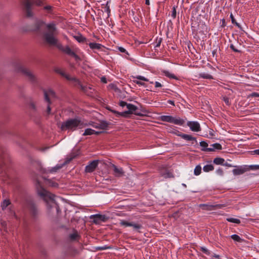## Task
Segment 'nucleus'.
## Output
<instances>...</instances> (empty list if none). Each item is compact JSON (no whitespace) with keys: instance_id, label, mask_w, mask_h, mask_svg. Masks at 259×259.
Returning <instances> with one entry per match:
<instances>
[{"instance_id":"72a5a7b5","label":"nucleus","mask_w":259,"mask_h":259,"mask_svg":"<svg viewBox=\"0 0 259 259\" xmlns=\"http://www.w3.org/2000/svg\"><path fill=\"white\" fill-rule=\"evenodd\" d=\"M119 224L121 226H124L125 227H131L132 225V222H127V221H126L125 220H121L120 223H119Z\"/></svg>"},{"instance_id":"9b49d317","label":"nucleus","mask_w":259,"mask_h":259,"mask_svg":"<svg viewBox=\"0 0 259 259\" xmlns=\"http://www.w3.org/2000/svg\"><path fill=\"white\" fill-rule=\"evenodd\" d=\"M63 52L70 56L73 57L76 61L81 60L80 57L76 54V53L73 50H72L68 46L65 47Z\"/></svg>"},{"instance_id":"a18cd8bd","label":"nucleus","mask_w":259,"mask_h":259,"mask_svg":"<svg viewBox=\"0 0 259 259\" xmlns=\"http://www.w3.org/2000/svg\"><path fill=\"white\" fill-rule=\"evenodd\" d=\"M162 39L161 38H157L156 41V45L155 46V48L159 47L160 46V44L162 42Z\"/></svg>"},{"instance_id":"39448f33","label":"nucleus","mask_w":259,"mask_h":259,"mask_svg":"<svg viewBox=\"0 0 259 259\" xmlns=\"http://www.w3.org/2000/svg\"><path fill=\"white\" fill-rule=\"evenodd\" d=\"M159 119L161 121L174 123L178 125H183L185 120L180 117H173L170 115H161Z\"/></svg>"},{"instance_id":"ea45409f","label":"nucleus","mask_w":259,"mask_h":259,"mask_svg":"<svg viewBox=\"0 0 259 259\" xmlns=\"http://www.w3.org/2000/svg\"><path fill=\"white\" fill-rule=\"evenodd\" d=\"M87 87V93H85L87 95L89 96H92L93 94V91L94 90L92 88V87Z\"/></svg>"},{"instance_id":"6e6d98bb","label":"nucleus","mask_w":259,"mask_h":259,"mask_svg":"<svg viewBox=\"0 0 259 259\" xmlns=\"http://www.w3.org/2000/svg\"><path fill=\"white\" fill-rule=\"evenodd\" d=\"M44 9L47 11L49 13H50L51 12L52 9V7L51 6H46L44 7Z\"/></svg>"},{"instance_id":"5fc2aeb1","label":"nucleus","mask_w":259,"mask_h":259,"mask_svg":"<svg viewBox=\"0 0 259 259\" xmlns=\"http://www.w3.org/2000/svg\"><path fill=\"white\" fill-rule=\"evenodd\" d=\"M128 103H127L126 102L123 101H121L119 103V106L122 107H123L124 106H126L127 107V105H128Z\"/></svg>"},{"instance_id":"412c9836","label":"nucleus","mask_w":259,"mask_h":259,"mask_svg":"<svg viewBox=\"0 0 259 259\" xmlns=\"http://www.w3.org/2000/svg\"><path fill=\"white\" fill-rule=\"evenodd\" d=\"M44 25V22L41 20H36L35 23V28L34 30L36 31H39L40 28Z\"/></svg>"},{"instance_id":"774afa93","label":"nucleus","mask_w":259,"mask_h":259,"mask_svg":"<svg viewBox=\"0 0 259 259\" xmlns=\"http://www.w3.org/2000/svg\"><path fill=\"white\" fill-rule=\"evenodd\" d=\"M250 96L252 97H259V94L256 92H253L251 93Z\"/></svg>"},{"instance_id":"1a4fd4ad","label":"nucleus","mask_w":259,"mask_h":259,"mask_svg":"<svg viewBox=\"0 0 259 259\" xmlns=\"http://www.w3.org/2000/svg\"><path fill=\"white\" fill-rule=\"evenodd\" d=\"M67 80L72 82L74 84V86L78 85L80 87L81 90L83 92H84V93H87V86L82 85L81 84V82L79 81V80L78 79H77V78H76L75 77H71L70 76L68 78Z\"/></svg>"},{"instance_id":"b1692460","label":"nucleus","mask_w":259,"mask_h":259,"mask_svg":"<svg viewBox=\"0 0 259 259\" xmlns=\"http://www.w3.org/2000/svg\"><path fill=\"white\" fill-rule=\"evenodd\" d=\"M109 125V123L106 121H102L99 123V127L100 129L105 130Z\"/></svg>"},{"instance_id":"69168bd1","label":"nucleus","mask_w":259,"mask_h":259,"mask_svg":"<svg viewBox=\"0 0 259 259\" xmlns=\"http://www.w3.org/2000/svg\"><path fill=\"white\" fill-rule=\"evenodd\" d=\"M118 50L121 53H125L127 54H128L126 50L122 47H119Z\"/></svg>"},{"instance_id":"0eeeda50","label":"nucleus","mask_w":259,"mask_h":259,"mask_svg":"<svg viewBox=\"0 0 259 259\" xmlns=\"http://www.w3.org/2000/svg\"><path fill=\"white\" fill-rule=\"evenodd\" d=\"M90 219L93 220V222L95 224H100L102 222H106L109 217L105 214H96L90 216Z\"/></svg>"},{"instance_id":"680f3d73","label":"nucleus","mask_w":259,"mask_h":259,"mask_svg":"<svg viewBox=\"0 0 259 259\" xmlns=\"http://www.w3.org/2000/svg\"><path fill=\"white\" fill-rule=\"evenodd\" d=\"M51 108L50 107V104L48 103V105L47 106V113L48 115L51 114Z\"/></svg>"},{"instance_id":"6e6552de","label":"nucleus","mask_w":259,"mask_h":259,"mask_svg":"<svg viewBox=\"0 0 259 259\" xmlns=\"http://www.w3.org/2000/svg\"><path fill=\"white\" fill-rule=\"evenodd\" d=\"M28 208L31 217L34 219H36L39 213L36 205L33 201H30L28 203Z\"/></svg>"},{"instance_id":"7c9ffc66","label":"nucleus","mask_w":259,"mask_h":259,"mask_svg":"<svg viewBox=\"0 0 259 259\" xmlns=\"http://www.w3.org/2000/svg\"><path fill=\"white\" fill-rule=\"evenodd\" d=\"M201 166L200 165H197L194 170V174L195 176L199 175L201 172Z\"/></svg>"},{"instance_id":"2eb2a0df","label":"nucleus","mask_w":259,"mask_h":259,"mask_svg":"<svg viewBox=\"0 0 259 259\" xmlns=\"http://www.w3.org/2000/svg\"><path fill=\"white\" fill-rule=\"evenodd\" d=\"M127 108L128 109L127 111L130 114H134L139 116L142 115L140 112L137 111L138 107L133 104H128V105H127Z\"/></svg>"},{"instance_id":"aec40b11","label":"nucleus","mask_w":259,"mask_h":259,"mask_svg":"<svg viewBox=\"0 0 259 259\" xmlns=\"http://www.w3.org/2000/svg\"><path fill=\"white\" fill-rule=\"evenodd\" d=\"M89 47L92 50H100L103 47V46L100 44L96 42H90Z\"/></svg>"},{"instance_id":"58836bf2","label":"nucleus","mask_w":259,"mask_h":259,"mask_svg":"<svg viewBox=\"0 0 259 259\" xmlns=\"http://www.w3.org/2000/svg\"><path fill=\"white\" fill-rule=\"evenodd\" d=\"M78 237V235L77 232H74L69 235L70 239L72 241L75 240Z\"/></svg>"},{"instance_id":"3c124183","label":"nucleus","mask_w":259,"mask_h":259,"mask_svg":"<svg viewBox=\"0 0 259 259\" xmlns=\"http://www.w3.org/2000/svg\"><path fill=\"white\" fill-rule=\"evenodd\" d=\"M106 109H107L108 110H109V111H111V112H112V113H114V114L116 115V117L117 116V113H118V111H116V110H113V109L111 108V107H109V106H108V107H106Z\"/></svg>"},{"instance_id":"8fccbe9b","label":"nucleus","mask_w":259,"mask_h":259,"mask_svg":"<svg viewBox=\"0 0 259 259\" xmlns=\"http://www.w3.org/2000/svg\"><path fill=\"white\" fill-rule=\"evenodd\" d=\"M55 45L57 46V47L58 48L59 50L61 51L62 52H63V50H64L65 47L63 46L61 44H58L57 42Z\"/></svg>"},{"instance_id":"0e129e2a","label":"nucleus","mask_w":259,"mask_h":259,"mask_svg":"<svg viewBox=\"0 0 259 259\" xmlns=\"http://www.w3.org/2000/svg\"><path fill=\"white\" fill-rule=\"evenodd\" d=\"M223 165L226 166H227V167H237L236 166H234V165H232V164H230V163H228L227 162H225V161L224 162V164H223Z\"/></svg>"},{"instance_id":"4c0bfd02","label":"nucleus","mask_w":259,"mask_h":259,"mask_svg":"<svg viewBox=\"0 0 259 259\" xmlns=\"http://www.w3.org/2000/svg\"><path fill=\"white\" fill-rule=\"evenodd\" d=\"M132 225L131 227H133L134 230H138L142 228V226L141 224L135 223L134 222H132Z\"/></svg>"},{"instance_id":"13d9d810","label":"nucleus","mask_w":259,"mask_h":259,"mask_svg":"<svg viewBox=\"0 0 259 259\" xmlns=\"http://www.w3.org/2000/svg\"><path fill=\"white\" fill-rule=\"evenodd\" d=\"M230 48L235 52H240V51L238 49H236L233 44H231Z\"/></svg>"},{"instance_id":"a19ab883","label":"nucleus","mask_w":259,"mask_h":259,"mask_svg":"<svg viewBox=\"0 0 259 259\" xmlns=\"http://www.w3.org/2000/svg\"><path fill=\"white\" fill-rule=\"evenodd\" d=\"M74 38L79 42H83L85 40V38L81 35L79 36H75Z\"/></svg>"},{"instance_id":"ddd939ff","label":"nucleus","mask_w":259,"mask_h":259,"mask_svg":"<svg viewBox=\"0 0 259 259\" xmlns=\"http://www.w3.org/2000/svg\"><path fill=\"white\" fill-rule=\"evenodd\" d=\"M187 125L193 132H198L201 131L200 125L197 121H188Z\"/></svg>"},{"instance_id":"c03bdc74","label":"nucleus","mask_w":259,"mask_h":259,"mask_svg":"<svg viewBox=\"0 0 259 259\" xmlns=\"http://www.w3.org/2000/svg\"><path fill=\"white\" fill-rule=\"evenodd\" d=\"M177 7L174 6L172 8V13H171V17L175 19L176 17L177 12H176V8Z\"/></svg>"},{"instance_id":"393cba45","label":"nucleus","mask_w":259,"mask_h":259,"mask_svg":"<svg viewBox=\"0 0 259 259\" xmlns=\"http://www.w3.org/2000/svg\"><path fill=\"white\" fill-rule=\"evenodd\" d=\"M161 174L165 178H170L174 177V175L172 172L168 170H165L163 172H161Z\"/></svg>"},{"instance_id":"20e7f679","label":"nucleus","mask_w":259,"mask_h":259,"mask_svg":"<svg viewBox=\"0 0 259 259\" xmlns=\"http://www.w3.org/2000/svg\"><path fill=\"white\" fill-rule=\"evenodd\" d=\"M47 27L49 30V32L44 34L45 39L48 44L55 45L57 44V39L54 37L53 35L55 34L56 26L54 24H49Z\"/></svg>"},{"instance_id":"dca6fc26","label":"nucleus","mask_w":259,"mask_h":259,"mask_svg":"<svg viewBox=\"0 0 259 259\" xmlns=\"http://www.w3.org/2000/svg\"><path fill=\"white\" fill-rule=\"evenodd\" d=\"M111 167L114 171V175L116 177H121L124 175V171L122 168H118L115 165L112 164Z\"/></svg>"},{"instance_id":"c9c22d12","label":"nucleus","mask_w":259,"mask_h":259,"mask_svg":"<svg viewBox=\"0 0 259 259\" xmlns=\"http://www.w3.org/2000/svg\"><path fill=\"white\" fill-rule=\"evenodd\" d=\"M230 18L231 19V22L233 24H235L239 28H241L240 25L236 22L232 13H231V14H230Z\"/></svg>"},{"instance_id":"f3484780","label":"nucleus","mask_w":259,"mask_h":259,"mask_svg":"<svg viewBox=\"0 0 259 259\" xmlns=\"http://www.w3.org/2000/svg\"><path fill=\"white\" fill-rule=\"evenodd\" d=\"M248 170V168L247 167L240 166L233 169L232 172L234 175L237 176L242 175Z\"/></svg>"},{"instance_id":"473e14b6","label":"nucleus","mask_w":259,"mask_h":259,"mask_svg":"<svg viewBox=\"0 0 259 259\" xmlns=\"http://www.w3.org/2000/svg\"><path fill=\"white\" fill-rule=\"evenodd\" d=\"M226 220L228 222H231L233 223L238 224H240L241 222L240 220L239 219H235V218H228L226 219Z\"/></svg>"},{"instance_id":"6ab92c4d","label":"nucleus","mask_w":259,"mask_h":259,"mask_svg":"<svg viewBox=\"0 0 259 259\" xmlns=\"http://www.w3.org/2000/svg\"><path fill=\"white\" fill-rule=\"evenodd\" d=\"M200 146L202 147L201 150L203 151H208L212 152L213 149L209 148H207L208 144L205 141H201L200 142Z\"/></svg>"},{"instance_id":"4d7b16f0","label":"nucleus","mask_w":259,"mask_h":259,"mask_svg":"<svg viewBox=\"0 0 259 259\" xmlns=\"http://www.w3.org/2000/svg\"><path fill=\"white\" fill-rule=\"evenodd\" d=\"M250 168L252 170L259 169V165H251L250 166Z\"/></svg>"},{"instance_id":"423d86ee","label":"nucleus","mask_w":259,"mask_h":259,"mask_svg":"<svg viewBox=\"0 0 259 259\" xmlns=\"http://www.w3.org/2000/svg\"><path fill=\"white\" fill-rule=\"evenodd\" d=\"M19 70L31 83L34 84L36 82V77L28 69L21 66Z\"/></svg>"},{"instance_id":"e433bc0d","label":"nucleus","mask_w":259,"mask_h":259,"mask_svg":"<svg viewBox=\"0 0 259 259\" xmlns=\"http://www.w3.org/2000/svg\"><path fill=\"white\" fill-rule=\"evenodd\" d=\"M130 114L128 113V112L127 111H125L124 112H118V113H117V117H127L128 116V115H129Z\"/></svg>"},{"instance_id":"4be33fe9","label":"nucleus","mask_w":259,"mask_h":259,"mask_svg":"<svg viewBox=\"0 0 259 259\" xmlns=\"http://www.w3.org/2000/svg\"><path fill=\"white\" fill-rule=\"evenodd\" d=\"M162 72L165 76L169 78L175 79L176 80L178 79V78L174 74L169 72L168 71L164 70Z\"/></svg>"},{"instance_id":"09e8293b","label":"nucleus","mask_w":259,"mask_h":259,"mask_svg":"<svg viewBox=\"0 0 259 259\" xmlns=\"http://www.w3.org/2000/svg\"><path fill=\"white\" fill-rule=\"evenodd\" d=\"M216 173L221 176H223L224 175V171L222 168H219L216 170Z\"/></svg>"},{"instance_id":"bb28decb","label":"nucleus","mask_w":259,"mask_h":259,"mask_svg":"<svg viewBox=\"0 0 259 259\" xmlns=\"http://www.w3.org/2000/svg\"><path fill=\"white\" fill-rule=\"evenodd\" d=\"M214 169V167L212 164H207L203 166V170L204 172H208Z\"/></svg>"},{"instance_id":"052dcab7","label":"nucleus","mask_w":259,"mask_h":259,"mask_svg":"<svg viewBox=\"0 0 259 259\" xmlns=\"http://www.w3.org/2000/svg\"><path fill=\"white\" fill-rule=\"evenodd\" d=\"M134 82L139 85H143V86L145 85V83L144 82H141L140 81L134 80Z\"/></svg>"},{"instance_id":"338daca9","label":"nucleus","mask_w":259,"mask_h":259,"mask_svg":"<svg viewBox=\"0 0 259 259\" xmlns=\"http://www.w3.org/2000/svg\"><path fill=\"white\" fill-rule=\"evenodd\" d=\"M101 81L104 83H106L107 82V79H106V77L102 76L101 78Z\"/></svg>"},{"instance_id":"bf43d9fd","label":"nucleus","mask_w":259,"mask_h":259,"mask_svg":"<svg viewBox=\"0 0 259 259\" xmlns=\"http://www.w3.org/2000/svg\"><path fill=\"white\" fill-rule=\"evenodd\" d=\"M89 124L92 125L95 128H99V123L92 122V123H90Z\"/></svg>"},{"instance_id":"4468645a","label":"nucleus","mask_w":259,"mask_h":259,"mask_svg":"<svg viewBox=\"0 0 259 259\" xmlns=\"http://www.w3.org/2000/svg\"><path fill=\"white\" fill-rule=\"evenodd\" d=\"M44 96L45 100L49 104H51L50 98H55L56 94L55 92L52 89L44 90Z\"/></svg>"},{"instance_id":"f8f14e48","label":"nucleus","mask_w":259,"mask_h":259,"mask_svg":"<svg viewBox=\"0 0 259 259\" xmlns=\"http://www.w3.org/2000/svg\"><path fill=\"white\" fill-rule=\"evenodd\" d=\"M98 163L99 161L97 160L90 162L89 164L85 166V171L89 173L93 172L97 167Z\"/></svg>"},{"instance_id":"a878e982","label":"nucleus","mask_w":259,"mask_h":259,"mask_svg":"<svg viewBox=\"0 0 259 259\" xmlns=\"http://www.w3.org/2000/svg\"><path fill=\"white\" fill-rule=\"evenodd\" d=\"M30 162L32 164H36L38 166V170L41 172H44L41 166V163L39 161L33 160L31 159H30Z\"/></svg>"},{"instance_id":"37998d69","label":"nucleus","mask_w":259,"mask_h":259,"mask_svg":"<svg viewBox=\"0 0 259 259\" xmlns=\"http://www.w3.org/2000/svg\"><path fill=\"white\" fill-rule=\"evenodd\" d=\"M136 78L138 79H139V80H143V81H149V79L146 77H145L144 76H141V75H138L136 77H135Z\"/></svg>"},{"instance_id":"9d476101","label":"nucleus","mask_w":259,"mask_h":259,"mask_svg":"<svg viewBox=\"0 0 259 259\" xmlns=\"http://www.w3.org/2000/svg\"><path fill=\"white\" fill-rule=\"evenodd\" d=\"M172 133H174L176 135H177L178 136L180 137L182 139L188 141H193L192 144H194L193 142H195V143H197V140L195 137H192L190 135L185 134L179 132V131H177L176 132H172Z\"/></svg>"},{"instance_id":"c756f323","label":"nucleus","mask_w":259,"mask_h":259,"mask_svg":"<svg viewBox=\"0 0 259 259\" xmlns=\"http://www.w3.org/2000/svg\"><path fill=\"white\" fill-rule=\"evenodd\" d=\"M231 238L234 241L238 242H242L244 240L241 238L238 235L233 234L231 236Z\"/></svg>"},{"instance_id":"f257e3e1","label":"nucleus","mask_w":259,"mask_h":259,"mask_svg":"<svg viewBox=\"0 0 259 259\" xmlns=\"http://www.w3.org/2000/svg\"><path fill=\"white\" fill-rule=\"evenodd\" d=\"M37 192L38 195L46 201L47 207L50 209L55 207L57 212L59 210V208L57 204L55 202V196L45 190L42 188L40 183L37 182Z\"/></svg>"},{"instance_id":"603ef678","label":"nucleus","mask_w":259,"mask_h":259,"mask_svg":"<svg viewBox=\"0 0 259 259\" xmlns=\"http://www.w3.org/2000/svg\"><path fill=\"white\" fill-rule=\"evenodd\" d=\"M106 109H107L108 110H109V111H111V112H112V113H114V114L116 115V117L117 116V113H118V111H116V110H113V109L111 108V107H109V106H108V107H106Z\"/></svg>"},{"instance_id":"5701e85b","label":"nucleus","mask_w":259,"mask_h":259,"mask_svg":"<svg viewBox=\"0 0 259 259\" xmlns=\"http://www.w3.org/2000/svg\"><path fill=\"white\" fill-rule=\"evenodd\" d=\"M224 162H225V159L221 157L215 158L213 160V163L217 164V165H223Z\"/></svg>"},{"instance_id":"de8ad7c7","label":"nucleus","mask_w":259,"mask_h":259,"mask_svg":"<svg viewBox=\"0 0 259 259\" xmlns=\"http://www.w3.org/2000/svg\"><path fill=\"white\" fill-rule=\"evenodd\" d=\"M60 75H61L62 76L65 77L67 80H68V78L69 77L70 75L69 74H66L65 72H64L63 70L61 71V72H60Z\"/></svg>"},{"instance_id":"cd10ccee","label":"nucleus","mask_w":259,"mask_h":259,"mask_svg":"<svg viewBox=\"0 0 259 259\" xmlns=\"http://www.w3.org/2000/svg\"><path fill=\"white\" fill-rule=\"evenodd\" d=\"M11 204V202L9 199H5L1 204V207L3 210L6 209V208Z\"/></svg>"},{"instance_id":"2f4dec72","label":"nucleus","mask_w":259,"mask_h":259,"mask_svg":"<svg viewBox=\"0 0 259 259\" xmlns=\"http://www.w3.org/2000/svg\"><path fill=\"white\" fill-rule=\"evenodd\" d=\"M210 148L213 149V151L216 150H221L222 149V145L219 143H214L210 145Z\"/></svg>"},{"instance_id":"7ed1b4c3","label":"nucleus","mask_w":259,"mask_h":259,"mask_svg":"<svg viewBox=\"0 0 259 259\" xmlns=\"http://www.w3.org/2000/svg\"><path fill=\"white\" fill-rule=\"evenodd\" d=\"M21 3L23 10L25 13L26 16L27 17H32L33 16L32 12L33 5L38 7L43 5V2L41 0H33L32 2L30 0H22Z\"/></svg>"},{"instance_id":"864d4df0","label":"nucleus","mask_w":259,"mask_h":259,"mask_svg":"<svg viewBox=\"0 0 259 259\" xmlns=\"http://www.w3.org/2000/svg\"><path fill=\"white\" fill-rule=\"evenodd\" d=\"M106 109H107L108 110H109V111H111V112H112V113H114V114L116 115V117L117 116V113H118V111H116V110H113V109L111 108V107H109V106H108V107H106Z\"/></svg>"},{"instance_id":"79ce46f5","label":"nucleus","mask_w":259,"mask_h":259,"mask_svg":"<svg viewBox=\"0 0 259 259\" xmlns=\"http://www.w3.org/2000/svg\"><path fill=\"white\" fill-rule=\"evenodd\" d=\"M200 250L206 255H209V251L205 247H200Z\"/></svg>"},{"instance_id":"f704fd0d","label":"nucleus","mask_w":259,"mask_h":259,"mask_svg":"<svg viewBox=\"0 0 259 259\" xmlns=\"http://www.w3.org/2000/svg\"><path fill=\"white\" fill-rule=\"evenodd\" d=\"M63 165H64V164H63L62 165L57 164L55 167L52 168L50 169V172L52 173V172H54L57 171V170H58L59 169H61Z\"/></svg>"},{"instance_id":"49530a36","label":"nucleus","mask_w":259,"mask_h":259,"mask_svg":"<svg viewBox=\"0 0 259 259\" xmlns=\"http://www.w3.org/2000/svg\"><path fill=\"white\" fill-rule=\"evenodd\" d=\"M223 100L227 105H228V106L230 105L231 102H230V99L228 97H223Z\"/></svg>"},{"instance_id":"f03ea898","label":"nucleus","mask_w":259,"mask_h":259,"mask_svg":"<svg viewBox=\"0 0 259 259\" xmlns=\"http://www.w3.org/2000/svg\"><path fill=\"white\" fill-rule=\"evenodd\" d=\"M87 125L88 124L84 123L79 118H69L62 123L61 128L62 131L68 130L74 131L77 128H82Z\"/></svg>"},{"instance_id":"c85d7f7f","label":"nucleus","mask_w":259,"mask_h":259,"mask_svg":"<svg viewBox=\"0 0 259 259\" xmlns=\"http://www.w3.org/2000/svg\"><path fill=\"white\" fill-rule=\"evenodd\" d=\"M199 77L204 79H210L213 78V77L211 75L204 72L199 73Z\"/></svg>"},{"instance_id":"e2e57ef3","label":"nucleus","mask_w":259,"mask_h":259,"mask_svg":"<svg viewBox=\"0 0 259 259\" xmlns=\"http://www.w3.org/2000/svg\"><path fill=\"white\" fill-rule=\"evenodd\" d=\"M200 207H202L203 209H208V205L205 204H201Z\"/></svg>"},{"instance_id":"a211bd4d","label":"nucleus","mask_w":259,"mask_h":259,"mask_svg":"<svg viewBox=\"0 0 259 259\" xmlns=\"http://www.w3.org/2000/svg\"><path fill=\"white\" fill-rule=\"evenodd\" d=\"M103 132H98L96 131L92 128H87L85 130L84 133L83 134V136H88V135H92L93 134L98 135L102 133Z\"/></svg>"}]
</instances>
